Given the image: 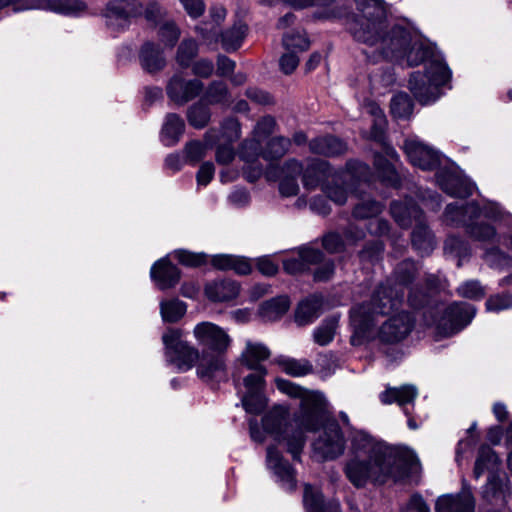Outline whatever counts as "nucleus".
I'll return each instance as SVG.
<instances>
[{"mask_svg": "<svg viewBox=\"0 0 512 512\" xmlns=\"http://www.w3.org/2000/svg\"><path fill=\"white\" fill-rule=\"evenodd\" d=\"M174 257L183 265L189 267H198L205 263V254H195L187 250H176Z\"/></svg>", "mask_w": 512, "mask_h": 512, "instance_id": "052dcab7", "label": "nucleus"}, {"mask_svg": "<svg viewBox=\"0 0 512 512\" xmlns=\"http://www.w3.org/2000/svg\"><path fill=\"white\" fill-rule=\"evenodd\" d=\"M275 126L276 121L272 116H264L257 122L253 136L263 141L273 133Z\"/></svg>", "mask_w": 512, "mask_h": 512, "instance_id": "680f3d73", "label": "nucleus"}, {"mask_svg": "<svg viewBox=\"0 0 512 512\" xmlns=\"http://www.w3.org/2000/svg\"><path fill=\"white\" fill-rule=\"evenodd\" d=\"M205 143L200 141H191L185 146L186 160L190 164L194 165L199 162L206 154L208 147H211L216 143L218 136L216 130L210 129L205 133Z\"/></svg>", "mask_w": 512, "mask_h": 512, "instance_id": "c9c22d12", "label": "nucleus"}, {"mask_svg": "<svg viewBox=\"0 0 512 512\" xmlns=\"http://www.w3.org/2000/svg\"><path fill=\"white\" fill-rule=\"evenodd\" d=\"M298 254L304 261L306 269H308L309 265L319 264L324 258L323 253L319 249H315L309 246L300 247Z\"/></svg>", "mask_w": 512, "mask_h": 512, "instance_id": "69168bd1", "label": "nucleus"}, {"mask_svg": "<svg viewBox=\"0 0 512 512\" xmlns=\"http://www.w3.org/2000/svg\"><path fill=\"white\" fill-rule=\"evenodd\" d=\"M484 260L493 269L504 270L512 268V257L497 247L487 250Z\"/></svg>", "mask_w": 512, "mask_h": 512, "instance_id": "603ef678", "label": "nucleus"}, {"mask_svg": "<svg viewBox=\"0 0 512 512\" xmlns=\"http://www.w3.org/2000/svg\"><path fill=\"white\" fill-rule=\"evenodd\" d=\"M207 298L213 302L229 301L239 294V285L233 280H217L205 286Z\"/></svg>", "mask_w": 512, "mask_h": 512, "instance_id": "c756f323", "label": "nucleus"}, {"mask_svg": "<svg viewBox=\"0 0 512 512\" xmlns=\"http://www.w3.org/2000/svg\"><path fill=\"white\" fill-rule=\"evenodd\" d=\"M400 157L397 151L390 145H383L382 153L374 154V168L380 180L387 186L400 188L402 185V173L399 172L392 162H399Z\"/></svg>", "mask_w": 512, "mask_h": 512, "instance_id": "f3484780", "label": "nucleus"}, {"mask_svg": "<svg viewBox=\"0 0 512 512\" xmlns=\"http://www.w3.org/2000/svg\"><path fill=\"white\" fill-rule=\"evenodd\" d=\"M338 327V317L325 318L313 331V339L320 346L328 345L335 336Z\"/></svg>", "mask_w": 512, "mask_h": 512, "instance_id": "ea45409f", "label": "nucleus"}, {"mask_svg": "<svg viewBox=\"0 0 512 512\" xmlns=\"http://www.w3.org/2000/svg\"><path fill=\"white\" fill-rule=\"evenodd\" d=\"M141 66L149 73L162 70L166 65V60L159 46L153 42H146L142 45L139 52Z\"/></svg>", "mask_w": 512, "mask_h": 512, "instance_id": "473e14b6", "label": "nucleus"}, {"mask_svg": "<svg viewBox=\"0 0 512 512\" xmlns=\"http://www.w3.org/2000/svg\"><path fill=\"white\" fill-rule=\"evenodd\" d=\"M249 373L243 376L242 383L234 375V382L241 395V403L246 412L251 414L261 413L266 406L264 396L265 377L267 375L266 367L258 369H248Z\"/></svg>", "mask_w": 512, "mask_h": 512, "instance_id": "1a4fd4ad", "label": "nucleus"}, {"mask_svg": "<svg viewBox=\"0 0 512 512\" xmlns=\"http://www.w3.org/2000/svg\"><path fill=\"white\" fill-rule=\"evenodd\" d=\"M266 465L284 490L291 492L296 489V471L274 446L267 448Z\"/></svg>", "mask_w": 512, "mask_h": 512, "instance_id": "412c9836", "label": "nucleus"}, {"mask_svg": "<svg viewBox=\"0 0 512 512\" xmlns=\"http://www.w3.org/2000/svg\"><path fill=\"white\" fill-rule=\"evenodd\" d=\"M403 150L409 162L424 171H437L447 160L438 150L416 136L405 139Z\"/></svg>", "mask_w": 512, "mask_h": 512, "instance_id": "f8f14e48", "label": "nucleus"}, {"mask_svg": "<svg viewBox=\"0 0 512 512\" xmlns=\"http://www.w3.org/2000/svg\"><path fill=\"white\" fill-rule=\"evenodd\" d=\"M282 41L286 50H291L295 53L306 51L310 46V41L306 34L300 31L286 33Z\"/></svg>", "mask_w": 512, "mask_h": 512, "instance_id": "864d4df0", "label": "nucleus"}, {"mask_svg": "<svg viewBox=\"0 0 512 512\" xmlns=\"http://www.w3.org/2000/svg\"><path fill=\"white\" fill-rule=\"evenodd\" d=\"M41 10H49L68 16H78L87 9L81 0H43Z\"/></svg>", "mask_w": 512, "mask_h": 512, "instance_id": "f704fd0d", "label": "nucleus"}, {"mask_svg": "<svg viewBox=\"0 0 512 512\" xmlns=\"http://www.w3.org/2000/svg\"><path fill=\"white\" fill-rule=\"evenodd\" d=\"M390 214L402 228L414 226L423 220L424 214L412 198L394 200L390 205Z\"/></svg>", "mask_w": 512, "mask_h": 512, "instance_id": "5701e85b", "label": "nucleus"}, {"mask_svg": "<svg viewBox=\"0 0 512 512\" xmlns=\"http://www.w3.org/2000/svg\"><path fill=\"white\" fill-rule=\"evenodd\" d=\"M418 271L419 267L415 261L406 259L400 262L394 270L392 285L404 291L415 279Z\"/></svg>", "mask_w": 512, "mask_h": 512, "instance_id": "e433bc0d", "label": "nucleus"}, {"mask_svg": "<svg viewBox=\"0 0 512 512\" xmlns=\"http://www.w3.org/2000/svg\"><path fill=\"white\" fill-rule=\"evenodd\" d=\"M411 243L414 250L421 256L429 255L434 250L435 238L427 226L425 218L414 226L411 233Z\"/></svg>", "mask_w": 512, "mask_h": 512, "instance_id": "cd10ccee", "label": "nucleus"}, {"mask_svg": "<svg viewBox=\"0 0 512 512\" xmlns=\"http://www.w3.org/2000/svg\"><path fill=\"white\" fill-rule=\"evenodd\" d=\"M319 264L320 265L314 271V280L317 282H325L330 280L335 271L334 262L331 260L323 259Z\"/></svg>", "mask_w": 512, "mask_h": 512, "instance_id": "774afa93", "label": "nucleus"}, {"mask_svg": "<svg viewBox=\"0 0 512 512\" xmlns=\"http://www.w3.org/2000/svg\"><path fill=\"white\" fill-rule=\"evenodd\" d=\"M198 53V44L194 39H184L177 50L176 61L183 67L187 68L191 65L192 60Z\"/></svg>", "mask_w": 512, "mask_h": 512, "instance_id": "3c124183", "label": "nucleus"}, {"mask_svg": "<svg viewBox=\"0 0 512 512\" xmlns=\"http://www.w3.org/2000/svg\"><path fill=\"white\" fill-rule=\"evenodd\" d=\"M303 502L306 512H340L338 501L324 503L323 495L310 484L304 487Z\"/></svg>", "mask_w": 512, "mask_h": 512, "instance_id": "2f4dec72", "label": "nucleus"}, {"mask_svg": "<svg viewBox=\"0 0 512 512\" xmlns=\"http://www.w3.org/2000/svg\"><path fill=\"white\" fill-rule=\"evenodd\" d=\"M383 208L384 205L381 202L370 197H363L355 204L352 215L355 219H368L376 217Z\"/></svg>", "mask_w": 512, "mask_h": 512, "instance_id": "79ce46f5", "label": "nucleus"}, {"mask_svg": "<svg viewBox=\"0 0 512 512\" xmlns=\"http://www.w3.org/2000/svg\"><path fill=\"white\" fill-rule=\"evenodd\" d=\"M320 427L323 431L312 444L313 455L319 461L336 459L344 452L345 440L337 421L327 417V407L323 422L313 432Z\"/></svg>", "mask_w": 512, "mask_h": 512, "instance_id": "9d476101", "label": "nucleus"}, {"mask_svg": "<svg viewBox=\"0 0 512 512\" xmlns=\"http://www.w3.org/2000/svg\"><path fill=\"white\" fill-rule=\"evenodd\" d=\"M322 245L327 252L338 253L344 249L345 243L339 234L330 232L323 237Z\"/></svg>", "mask_w": 512, "mask_h": 512, "instance_id": "338daca9", "label": "nucleus"}, {"mask_svg": "<svg viewBox=\"0 0 512 512\" xmlns=\"http://www.w3.org/2000/svg\"><path fill=\"white\" fill-rule=\"evenodd\" d=\"M270 355V350L263 343L247 340L245 349L240 355V362L247 369H258L265 367L261 362L267 360Z\"/></svg>", "mask_w": 512, "mask_h": 512, "instance_id": "7c9ffc66", "label": "nucleus"}, {"mask_svg": "<svg viewBox=\"0 0 512 512\" xmlns=\"http://www.w3.org/2000/svg\"><path fill=\"white\" fill-rule=\"evenodd\" d=\"M184 131V120L176 113H169L166 115L162 125L161 141L165 146H174L179 142Z\"/></svg>", "mask_w": 512, "mask_h": 512, "instance_id": "72a5a7b5", "label": "nucleus"}, {"mask_svg": "<svg viewBox=\"0 0 512 512\" xmlns=\"http://www.w3.org/2000/svg\"><path fill=\"white\" fill-rule=\"evenodd\" d=\"M413 102L405 92H399L391 99V113L395 118L408 119L413 113Z\"/></svg>", "mask_w": 512, "mask_h": 512, "instance_id": "c03bdc74", "label": "nucleus"}, {"mask_svg": "<svg viewBox=\"0 0 512 512\" xmlns=\"http://www.w3.org/2000/svg\"><path fill=\"white\" fill-rule=\"evenodd\" d=\"M501 460L495 451L488 445H482L479 448L478 456L475 461L474 477L479 479L485 472L489 475L492 473H505L500 470Z\"/></svg>", "mask_w": 512, "mask_h": 512, "instance_id": "bb28decb", "label": "nucleus"}, {"mask_svg": "<svg viewBox=\"0 0 512 512\" xmlns=\"http://www.w3.org/2000/svg\"><path fill=\"white\" fill-rule=\"evenodd\" d=\"M210 117V109L202 102L193 104L187 110V120L196 129L204 128L208 124Z\"/></svg>", "mask_w": 512, "mask_h": 512, "instance_id": "09e8293b", "label": "nucleus"}, {"mask_svg": "<svg viewBox=\"0 0 512 512\" xmlns=\"http://www.w3.org/2000/svg\"><path fill=\"white\" fill-rule=\"evenodd\" d=\"M356 10L347 21L355 41L375 47L378 57L406 61L410 67L424 65V73L413 72L408 88L422 105L437 101L448 86L451 70L436 46L412 34L400 25L389 26L387 8L382 0H355Z\"/></svg>", "mask_w": 512, "mask_h": 512, "instance_id": "f257e3e1", "label": "nucleus"}, {"mask_svg": "<svg viewBox=\"0 0 512 512\" xmlns=\"http://www.w3.org/2000/svg\"><path fill=\"white\" fill-rule=\"evenodd\" d=\"M323 298L320 295H310L299 302L295 311V322L305 326L315 321L322 312Z\"/></svg>", "mask_w": 512, "mask_h": 512, "instance_id": "a878e982", "label": "nucleus"}, {"mask_svg": "<svg viewBox=\"0 0 512 512\" xmlns=\"http://www.w3.org/2000/svg\"><path fill=\"white\" fill-rule=\"evenodd\" d=\"M219 141L220 139L225 140L227 143H234L241 136V126L236 118L229 117L221 123L220 133L216 131Z\"/></svg>", "mask_w": 512, "mask_h": 512, "instance_id": "6e6d98bb", "label": "nucleus"}, {"mask_svg": "<svg viewBox=\"0 0 512 512\" xmlns=\"http://www.w3.org/2000/svg\"><path fill=\"white\" fill-rule=\"evenodd\" d=\"M350 452L344 473L356 488H364L368 482L399 481L420 471L419 459L411 449L390 446L362 430L352 434Z\"/></svg>", "mask_w": 512, "mask_h": 512, "instance_id": "f03ea898", "label": "nucleus"}, {"mask_svg": "<svg viewBox=\"0 0 512 512\" xmlns=\"http://www.w3.org/2000/svg\"><path fill=\"white\" fill-rule=\"evenodd\" d=\"M475 497L472 487L465 479L458 493L444 494L437 498L436 512H475Z\"/></svg>", "mask_w": 512, "mask_h": 512, "instance_id": "6ab92c4d", "label": "nucleus"}, {"mask_svg": "<svg viewBox=\"0 0 512 512\" xmlns=\"http://www.w3.org/2000/svg\"><path fill=\"white\" fill-rule=\"evenodd\" d=\"M278 364L282 370L293 377L305 376L312 372V365L306 359H293L287 357H281L278 360Z\"/></svg>", "mask_w": 512, "mask_h": 512, "instance_id": "49530a36", "label": "nucleus"}, {"mask_svg": "<svg viewBox=\"0 0 512 512\" xmlns=\"http://www.w3.org/2000/svg\"><path fill=\"white\" fill-rule=\"evenodd\" d=\"M309 149L314 154L334 157L345 153L347 145L335 136L326 135L312 139L309 142Z\"/></svg>", "mask_w": 512, "mask_h": 512, "instance_id": "c85d7f7f", "label": "nucleus"}, {"mask_svg": "<svg viewBox=\"0 0 512 512\" xmlns=\"http://www.w3.org/2000/svg\"><path fill=\"white\" fill-rule=\"evenodd\" d=\"M290 301L287 296H279L264 302L260 314L266 321H275L283 316L289 309Z\"/></svg>", "mask_w": 512, "mask_h": 512, "instance_id": "58836bf2", "label": "nucleus"}, {"mask_svg": "<svg viewBox=\"0 0 512 512\" xmlns=\"http://www.w3.org/2000/svg\"><path fill=\"white\" fill-rule=\"evenodd\" d=\"M161 14L158 0H110L104 10L106 25L115 32L127 30L140 17L156 22Z\"/></svg>", "mask_w": 512, "mask_h": 512, "instance_id": "0eeeda50", "label": "nucleus"}, {"mask_svg": "<svg viewBox=\"0 0 512 512\" xmlns=\"http://www.w3.org/2000/svg\"><path fill=\"white\" fill-rule=\"evenodd\" d=\"M303 171V164L296 159L287 160L283 166H270L266 172L268 180L279 179V191L285 197L295 196L299 191L297 178Z\"/></svg>", "mask_w": 512, "mask_h": 512, "instance_id": "2eb2a0df", "label": "nucleus"}, {"mask_svg": "<svg viewBox=\"0 0 512 512\" xmlns=\"http://www.w3.org/2000/svg\"><path fill=\"white\" fill-rule=\"evenodd\" d=\"M193 336L203 350L211 352H226L231 344L227 332L215 323L204 321L193 329Z\"/></svg>", "mask_w": 512, "mask_h": 512, "instance_id": "4468645a", "label": "nucleus"}, {"mask_svg": "<svg viewBox=\"0 0 512 512\" xmlns=\"http://www.w3.org/2000/svg\"><path fill=\"white\" fill-rule=\"evenodd\" d=\"M444 252L447 256L458 258L457 266L460 267L462 260L470 255V248L465 240L451 235L445 240Z\"/></svg>", "mask_w": 512, "mask_h": 512, "instance_id": "37998d69", "label": "nucleus"}, {"mask_svg": "<svg viewBox=\"0 0 512 512\" xmlns=\"http://www.w3.org/2000/svg\"><path fill=\"white\" fill-rule=\"evenodd\" d=\"M263 151L262 141L252 136L241 143L238 154L241 160L247 164H252L259 156L263 157Z\"/></svg>", "mask_w": 512, "mask_h": 512, "instance_id": "a18cd8bd", "label": "nucleus"}, {"mask_svg": "<svg viewBox=\"0 0 512 512\" xmlns=\"http://www.w3.org/2000/svg\"><path fill=\"white\" fill-rule=\"evenodd\" d=\"M486 310L489 312H501L512 308V294L501 293L490 296L486 301Z\"/></svg>", "mask_w": 512, "mask_h": 512, "instance_id": "bf43d9fd", "label": "nucleus"}, {"mask_svg": "<svg viewBox=\"0 0 512 512\" xmlns=\"http://www.w3.org/2000/svg\"><path fill=\"white\" fill-rule=\"evenodd\" d=\"M367 110L373 117V125L370 136L372 139L381 142L383 140L384 128L386 124L384 113L381 108L374 103L369 104Z\"/></svg>", "mask_w": 512, "mask_h": 512, "instance_id": "5fc2aeb1", "label": "nucleus"}, {"mask_svg": "<svg viewBox=\"0 0 512 512\" xmlns=\"http://www.w3.org/2000/svg\"><path fill=\"white\" fill-rule=\"evenodd\" d=\"M476 309L466 302H454L443 310L442 316L437 319H426L427 325H435L437 333L443 337L457 334L464 329L474 318Z\"/></svg>", "mask_w": 512, "mask_h": 512, "instance_id": "9b49d317", "label": "nucleus"}, {"mask_svg": "<svg viewBox=\"0 0 512 512\" xmlns=\"http://www.w3.org/2000/svg\"><path fill=\"white\" fill-rule=\"evenodd\" d=\"M371 177L370 167L358 160H350L344 170L335 172L332 181L322 185V191L326 197L337 205H344L348 199L352 182H368Z\"/></svg>", "mask_w": 512, "mask_h": 512, "instance_id": "6e6552de", "label": "nucleus"}, {"mask_svg": "<svg viewBox=\"0 0 512 512\" xmlns=\"http://www.w3.org/2000/svg\"><path fill=\"white\" fill-rule=\"evenodd\" d=\"M512 496L511 481L506 473L488 475L481 489L482 499L490 505L505 507Z\"/></svg>", "mask_w": 512, "mask_h": 512, "instance_id": "aec40b11", "label": "nucleus"}, {"mask_svg": "<svg viewBox=\"0 0 512 512\" xmlns=\"http://www.w3.org/2000/svg\"><path fill=\"white\" fill-rule=\"evenodd\" d=\"M195 31L201 36L206 45H212L218 42L219 31L213 23L209 22L197 25Z\"/></svg>", "mask_w": 512, "mask_h": 512, "instance_id": "e2e57ef3", "label": "nucleus"}, {"mask_svg": "<svg viewBox=\"0 0 512 512\" xmlns=\"http://www.w3.org/2000/svg\"><path fill=\"white\" fill-rule=\"evenodd\" d=\"M204 85L198 79H185L182 73H175L168 81V98L178 105H184L203 91Z\"/></svg>", "mask_w": 512, "mask_h": 512, "instance_id": "4be33fe9", "label": "nucleus"}, {"mask_svg": "<svg viewBox=\"0 0 512 512\" xmlns=\"http://www.w3.org/2000/svg\"><path fill=\"white\" fill-rule=\"evenodd\" d=\"M247 25L239 20L234 25L224 31L221 35L222 47L227 52H233L240 48L247 34Z\"/></svg>", "mask_w": 512, "mask_h": 512, "instance_id": "4c0bfd02", "label": "nucleus"}, {"mask_svg": "<svg viewBox=\"0 0 512 512\" xmlns=\"http://www.w3.org/2000/svg\"><path fill=\"white\" fill-rule=\"evenodd\" d=\"M275 384L283 394L299 398L300 407L289 421L288 409L274 406L262 419L264 432L277 442L285 443L287 452L295 461H300L306 443L304 431H314L323 422L327 400L322 393L305 390L286 379L277 378Z\"/></svg>", "mask_w": 512, "mask_h": 512, "instance_id": "7ed1b4c3", "label": "nucleus"}, {"mask_svg": "<svg viewBox=\"0 0 512 512\" xmlns=\"http://www.w3.org/2000/svg\"><path fill=\"white\" fill-rule=\"evenodd\" d=\"M301 174L303 186L307 190H315L318 186L326 184L324 180L332 176L330 164L319 159L309 160Z\"/></svg>", "mask_w": 512, "mask_h": 512, "instance_id": "393cba45", "label": "nucleus"}, {"mask_svg": "<svg viewBox=\"0 0 512 512\" xmlns=\"http://www.w3.org/2000/svg\"><path fill=\"white\" fill-rule=\"evenodd\" d=\"M150 275L159 289L166 290L174 287L180 280V270L168 258H162L151 267Z\"/></svg>", "mask_w": 512, "mask_h": 512, "instance_id": "b1692460", "label": "nucleus"}, {"mask_svg": "<svg viewBox=\"0 0 512 512\" xmlns=\"http://www.w3.org/2000/svg\"><path fill=\"white\" fill-rule=\"evenodd\" d=\"M203 99L209 104H223L229 101L227 85L222 81H213L207 87Z\"/></svg>", "mask_w": 512, "mask_h": 512, "instance_id": "8fccbe9b", "label": "nucleus"}, {"mask_svg": "<svg viewBox=\"0 0 512 512\" xmlns=\"http://www.w3.org/2000/svg\"><path fill=\"white\" fill-rule=\"evenodd\" d=\"M415 318L406 311H402L388 320L379 328L378 338L381 343L397 344L411 333L414 328Z\"/></svg>", "mask_w": 512, "mask_h": 512, "instance_id": "dca6fc26", "label": "nucleus"}, {"mask_svg": "<svg viewBox=\"0 0 512 512\" xmlns=\"http://www.w3.org/2000/svg\"><path fill=\"white\" fill-rule=\"evenodd\" d=\"M405 291L392 285L388 279L374 290L370 301L353 306L350 310V326L353 330L352 345H361L373 335L378 315H389L402 305Z\"/></svg>", "mask_w": 512, "mask_h": 512, "instance_id": "39448f33", "label": "nucleus"}, {"mask_svg": "<svg viewBox=\"0 0 512 512\" xmlns=\"http://www.w3.org/2000/svg\"><path fill=\"white\" fill-rule=\"evenodd\" d=\"M291 141L289 138L277 136L271 138L264 151L263 158L265 160H277L283 157L289 150Z\"/></svg>", "mask_w": 512, "mask_h": 512, "instance_id": "de8ad7c7", "label": "nucleus"}, {"mask_svg": "<svg viewBox=\"0 0 512 512\" xmlns=\"http://www.w3.org/2000/svg\"><path fill=\"white\" fill-rule=\"evenodd\" d=\"M384 251V244L380 240H374L366 244L365 248L360 252L362 260L376 261L380 258Z\"/></svg>", "mask_w": 512, "mask_h": 512, "instance_id": "0e129e2a", "label": "nucleus"}, {"mask_svg": "<svg viewBox=\"0 0 512 512\" xmlns=\"http://www.w3.org/2000/svg\"><path fill=\"white\" fill-rule=\"evenodd\" d=\"M457 293L463 298L480 300L485 296L486 290L478 280H467L458 286Z\"/></svg>", "mask_w": 512, "mask_h": 512, "instance_id": "4d7b16f0", "label": "nucleus"}, {"mask_svg": "<svg viewBox=\"0 0 512 512\" xmlns=\"http://www.w3.org/2000/svg\"><path fill=\"white\" fill-rule=\"evenodd\" d=\"M418 395V389L412 384H405L400 387H387L380 393L381 403L385 405L397 403L408 418L407 424L410 429H416L418 424L412 416L413 402Z\"/></svg>", "mask_w": 512, "mask_h": 512, "instance_id": "a211bd4d", "label": "nucleus"}, {"mask_svg": "<svg viewBox=\"0 0 512 512\" xmlns=\"http://www.w3.org/2000/svg\"><path fill=\"white\" fill-rule=\"evenodd\" d=\"M158 36L160 41L167 47L173 48L180 37V29L172 21L164 22L159 27Z\"/></svg>", "mask_w": 512, "mask_h": 512, "instance_id": "13d9d810", "label": "nucleus"}, {"mask_svg": "<svg viewBox=\"0 0 512 512\" xmlns=\"http://www.w3.org/2000/svg\"><path fill=\"white\" fill-rule=\"evenodd\" d=\"M436 182L439 187L452 197L465 198L472 194L474 183L470 181L462 171L448 159L437 170Z\"/></svg>", "mask_w": 512, "mask_h": 512, "instance_id": "ddd939ff", "label": "nucleus"}, {"mask_svg": "<svg viewBox=\"0 0 512 512\" xmlns=\"http://www.w3.org/2000/svg\"><path fill=\"white\" fill-rule=\"evenodd\" d=\"M186 311V304L179 299L160 302V313L164 322L175 323L185 315Z\"/></svg>", "mask_w": 512, "mask_h": 512, "instance_id": "a19ab883", "label": "nucleus"}, {"mask_svg": "<svg viewBox=\"0 0 512 512\" xmlns=\"http://www.w3.org/2000/svg\"><path fill=\"white\" fill-rule=\"evenodd\" d=\"M444 222L450 226L465 227L466 232L471 238L481 242H493L497 236L494 226L484 223L482 218L494 222H503L506 225L512 223V216L506 212L499 204L486 201L482 206L475 202L458 204H449L445 208Z\"/></svg>", "mask_w": 512, "mask_h": 512, "instance_id": "423d86ee", "label": "nucleus"}, {"mask_svg": "<svg viewBox=\"0 0 512 512\" xmlns=\"http://www.w3.org/2000/svg\"><path fill=\"white\" fill-rule=\"evenodd\" d=\"M165 358L177 371L186 372L196 367L197 377L205 383H218L227 379L226 352L199 350L183 340L180 329L169 328L162 336Z\"/></svg>", "mask_w": 512, "mask_h": 512, "instance_id": "20e7f679", "label": "nucleus"}]
</instances>
